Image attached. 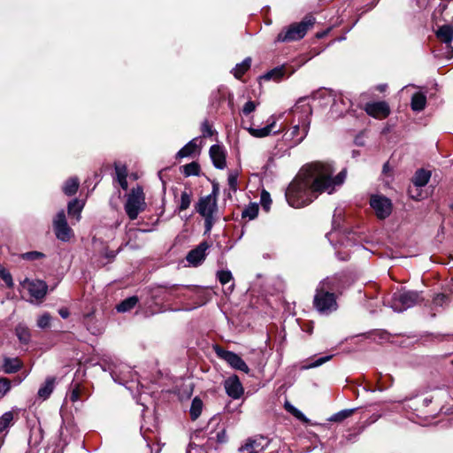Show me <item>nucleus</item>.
<instances>
[{
    "mask_svg": "<svg viewBox=\"0 0 453 453\" xmlns=\"http://www.w3.org/2000/svg\"><path fill=\"white\" fill-rule=\"evenodd\" d=\"M196 211L204 218L205 232H210L215 223L214 214L218 211L217 191L201 197L196 205Z\"/></svg>",
    "mask_w": 453,
    "mask_h": 453,
    "instance_id": "obj_7",
    "label": "nucleus"
},
{
    "mask_svg": "<svg viewBox=\"0 0 453 453\" xmlns=\"http://www.w3.org/2000/svg\"><path fill=\"white\" fill-rule=\"evenodd\" d=\"M285 408L286 410L288 411V412H291L293 411V408H295V406H293L292 404H290L289 403H285Z\"/></svg>",
    "mask_w": 453,
    "mask_h": 453,
    "instance_id": "obj_61",
    "label": "nucleus"
},
{
    "mask_svg": "<svg viewBox=\"0 0 453 453\" xmlns=\"http://www.w3.org/2000/svg\"><path fill=\"white\" fill-rule=\"evenodd\" d=\"M53 229L56 237L62 242H69L73 236L72 228L68 226L65 212L59 211L53 219Z\"/></svg>",
    "mask_w": 453,
    "mask_h": 453,
    "instance_id": "obj_12",
    "label": "nucleus"
},
{
    "mask_svg": "<svg viewBox=\"0 0 453 453\" xmlns=\"http://www.w3.org/2000/svg\"><path fill=\"white\" fill-rule=\"evenodd\" d=\"M295 418L298 420L307 423L309 419L305 417V415L299 410L296 413H295Z\"/></svg>",
    "mask_w": 453,
    "mask_h": 453,
    "instance_id": "obj_56",
    "label": "nucleus"
},
{
    "mask_svg": "<svg viewBox=\"0 0 453 453\" xmlns=\"http://www.w3.org/2000/svg\"><path fill=\"white\" fill-rule=\"evenodd\" d=\"M209 244L206 242H201L196 248L191 250L187 257V261L194 265L197 266L200 265L206 257V250L209 249Z\"/></svg>",
    "mask_w": 453,
    "mask_h": 453,
    "instance_id": "obj_19",
    "label": "nucleus"
},
{
    "mask_svg": "<svg viewBox=\"0 0 453 453\" xmlns=\"http://www.w3.org/2000/svg\"><path fill=\"white\" fill-rule=\"evenodd\" d=\"M79 185V179L77 177H71L64 183L63 192L68 196H73L77 192Z\"/></svg>",
    "mask_w": 453,
    "mask_h": 453,
    "instance_id": "obj_30",
    "label": "nucleus"
},
{
    "mask_svg": "<svg viewBox=\"0 0 453 453\" xmlns=\"http://www.w3.org/2000/svg\"><path fill=\"white\" fill-rule=\"evenodd\" d=\"M0 278L4 281L6 286L10 288H13L14 282L11 273L0 264Z\"/></svg>",
    "mask_w": 453,
    "mask_h": 453,
    "instance_id": "obj_39",
    "label": "nucleus"
},
{
    "mask_svg": "<svg viewBox=\"0 0 453 453\" xmlns=\"http://www.w3.org/2000/svg\"><path fill=\"white\" fill-rule=\"evenodd\" d=\"M138 303V297L135 296H130L120 302L117 306L116 310L119 312H127L132 310Z\"/></svg>",
    "mask_w": 453,
    "mask_h": 453,
    "instance_id": "obj_32",
    "label": "nucleus"
},
{
    "mask_svg": "<svg viewBox=\"0 0 453 453\" xmlns=\"http://www.w3.org/2000/svg\"><path fill=\"white\" fill-rule=\"evenodd\" d=\"M203 410V402L200 398L195 397L192 400L189 413L192 420H196L202 412Z\"/></svg>",
    "mask_w": 453,
    "mask_h": 453,
    "instance_id": "obj_35",
    "label": "nucleus"
},
{
    "mask_svg": "<svg viewBox=\"0 0 453 453\" xmlns=\"http://www.w3.org/2000/svg\"><path fill=\"white\" fill-rule=\"evenodd\" d=\"M285 75V67L280 66L267 72L263 78L265 80L279 81Z\"/></svg>",
    "mask_w": 453,
    "mask_h": 453,
    "instance_id": "obj_38",
    "label": "nucleus"
},
{
    "mask_svg": "<svg viewBox=\"0 0 453 453\" xmlns=\"http://www.w3.org/2000/svg\"><path fill=\"white\" fill-rule=\"evenodd\" d=\"M44 257H45V255L39 251H29V252L21 254L22 259L30 260V261L38 260V259L43 258Z\"/></svg>",
    "mask_w": 453,
    "mask_h": 453,
    "instance_id": "obj_44",
    "label": "nucleus"
},
{
    "mask_svg": "<svg viewBox=\"0 0 453 453\" xmlns=\"http://www.w3.org/2000/svg\"><path fill=\"white\" fill-rule=\"evenodd\" d=\"M276 125V119L274 116H271L267 120V125L262 128L249 127V133L257 138H262L270 135L271 134H279L280 130L274 131L273 128Z\"/></svg>",
    "mask_w": 453,
    "mask_h": 453,
    "instance_id": "obj_21",
    "label": "nucleus"
},
{
    "mask_svg": "<svg viewBox=\"0 0 453 453\" xmlns=\"http://www.w3.org/2000/svg\"><path fill=\"white\" fill-rule=\"evenodd\" d=\"M218 280L222 285L227 284L233 279L232 273L228 270H221L217 273Z\"/></svg>",
    "mask_w": 453,
    "mask_h": 453,
    "instance_id": "obj_42",
    "label": "nucleus"
},
{
    "mask_svg": "<svg viewBox=\"0 0 453 453\" xmlns=\"http://www.w3.org/2000/svg\"><path fill=\"white\" fill-rule=\"evenodd\" d=\"M216 439L219 443H225L227 441V435L226 429H221L220 431L217 432L216 434Z\"/></svg>",
    "mask_w": 453,
    "mask_h": 453,
    "instance_id": "obj_52",
    "label": "nucleus"
},
{
    "mask_svg": "<svg viewBox=\"0 0 453 453\" xmlns=\"http://www.w3.org/2000/svg\"><path fill=\"white\" fill-rule=\"evenodd\" d=\"M299 410L297 408H293V411L290 412L293 416H295V413H296Z\"/></svg>",
    "mask_w": 453,
    "mask_h": 453,
    "instance_id": "obj_62",
    "label": "nucleus"
},
{
    "mask_svg": "<svg viewBox=\"0 0 453 453\" xmlns=\"http://www.w3.org/2000/svg\"><path fill=\"white\" fill-rule=\"evenodd\" d=\"M370 206L380 219L388 218L392 212L391 200L384 196L372 195L370 198Z\"/></svg>",
    "mask_w": 453,
    "mask_h": 453,
    "instance_id": "obj_14",
    "label": "nucleus"
},
{
    "mask_svg": "<svg viewBox=\"0 0 453 453\" xmlns=\"http://www.w3.org/2000/svg\"><path fill=\"white\" fill-rule=\"evenodd\" d=\"M435 35L444 46L441 50H434V56L436 58L450 59L453 57V47L451 45L453 41V26L449 24L441 26L436 30Z\"/></svg>",
    "mask_w": 453,
    "mask_h": 453,
    "instance_id": "obj_10",
    "label": "nucleus"
},
{
    "mask_svg": "<svg viewBox=\"0 0 453 453\" xmlns=\"http://www.w3.org/2000/svg\"><path fill=\"white\" fill-rule=\"evenodd\" d=\"M192 192L189 190H184L180 194V204L178 206L179 211L187 210L191 203Z\"/></svg>",
    "mask_w": 453,
    "mask_h": 453,
    "instance_id": "obj_37",
    "label": "nucleus"
},
{
    "mask_svg": "<svg viewBox=\"0 0 453 453\" xmlns=\"http://www.w3.org/2000/svg\"><path fill=\"white\" fill-rule=\"evenodd\" d=\"M55 382L56 380L54 377H48L38 389V397L43 401L48 399L54 390Z\"/></svg>",
    "mask_w": 453,
    "mask_h": 453,
    "instance_id": "obj_23",
    "label": "nucleus"
},
{
    "mask_svg": "<svg viewBox=\"0 0 453 453\" xmlns=\"http://www.w3.org/2000/svg\"><path fill=\"white\" fill-rule=\"evenodd\" d=\"M450 209L453 211V204L450 205Z\"/></svg>",
    "mask_w": 453,
    "mask_h": 453,
    "instance_id": "obj_64",
    "label": "nucleus"
},
{
    "mask_svg": "<svg viewBox=\"0 0 453 453\" xmlns=\"http://www.w3.org/2000/svg\"><path fill=\"white\" fill-rule=\"evenodd\" d=\"M201 130L203 137H210L213 134V130L207 120L203 122Z\"/></svg>",
    "mask_w": 453,
    "mask_h": 453,
    "instance_id": "obj_48",
    "label": "nucleus"
},
{
    "mask_svg": "<svg viewBox=\"0 0 453 453\" xmlns=\"http://www.w3.org/2000/svg\"><path fill=\"white\" fill-rule=\"evenodd\" d=\"M426 105V96L421 92H417L411 96V107L414 111H421Z\"/></svg>",
    "mask_w": 453,
    "mask_h": 453,
    "instance_id": "obj_28",
    "label": "nucleus"
},
{
    "mask_svg": "<svg viewBox=\"0 0 453 453\" xmlns=\"http://www.w3.org/2000/svg\"><path fill=\"white\" fill-rule=\"evenodd\" d=\"M332 357H333L332 355H328V356L319 357V358L316 359L314 362L306 366V368H315V367L320 366L324 363L329 361L332 358Z\"/></svg>",
    "mask_w": 453,
    "mask_h": 453,
    "instance_id": "obj_45",
    "label": "nucleus"
},
{
    "mask_svg": "<svg viewBox=\"0 0 453 453\" xmlns=\"http://www.w3.org/2000/svg\"><path fill=\"white\" fill-rule=\"evenodd\" d=\"M214 351L219 358L226 361L232 368L245 373L250 372V368L247 364L236 353L226 350L218 345L214 346Z\"/></svg>",
    "mask_w": 453,
    "mask_h": 453,
    "instance_id": "obj_13",
    "label": "nucleus"
},
{
    "mask_svg": "<svg viewBox=\"0 0 453 453\" xmlns=\"http://www.w3.org/2000/svg\"><path fill=\"white\" fill-rule=\"evenodd\" d=\"M58 313H59V315H60L63 319H66V318H68V316H69V311H68V310H67V309H65V308H62V309H60V310L58 311Z\"/></svg>",
    "mask_w": 453,
    "mask_h": 453,
    "instance_id": "obj_58",
    "label": "nucleus"
},
{
    "mask_svg": "<svg viewBox=\"0 0 453 453\" xmlns=\"http://www.w3.org/2000/svg\"><path fill=\"white\" fill-rule=\"evenodd\" d=\"M104 371H109L112 380L120 385H126L129 380H134L135 373L130 366L123 363L111 362Z\"/></svg>",
    "mask_w": 453,
    "mask_h": 453,
    "instance_id": "obj_11",
    "label": "nucleus"
},
{
    "mask_svg": "<svg viewBox=\"0 0 453 453\" xmlns=\"http://www.w3.org/2000/svg\"><path fill=\"white\" fill-rule=\"evenodd\" d=\"M226 395L233 399H239L244 393L243 387L237 375H232L224 380Z\"/></svg>",
    "mask_w": 453,
    "mask_h": 453,
    "instance_id": "obj_17",
    "label": "nucleus"
},
{
    "mask_svg": "<svg viewBox=\"0 0 453 453\" xmlns=\"http://www.w3.org/2000/svg\"><path fill=\"white\" fill-rule=\"evenodd\" d=\"M191 286L171 285L157 286L151 288V297L155 302H169L173 298L184 296V290L192 289Z\"/></svg>",
    "mask_w": 453,
    "mask_h": 453,
    "instance_id": "obj_9",
    "label": "nucleus"
},
{
    "mask_svg": "<svg viewBox=\"0 0 453 453\" xmlns=\"http://www.w3.org/2000/svg\"><path fill=\"white\" fill-rule=\"evenodd\" d=\"M261 200H262V203H263V206L268 210L267 208V205H266V202L268 201L269 203L271 202V199H270V195L268 192L266 191H263L262 194H261Z\"/></svg>",
    "mask_w": 453,
    "mask_h": 453,
    "instance_id": "obj_55",
    "label": "nucleus"
},
{
    "mask_svg": "<svg viewBox=\"0 0 453 453\" xmlns=\"http://www.w3.org/2000/svg\"><path fill=\"white\" fill-rule=\"evenodd\" d=\"M432 403V398L426 397L423 399V405L428 406Z\"/></svg>",
    "mask_w": 453,
    "mask_h": 453,
    "instance_id": "obj_60",
    "label": "nucleus"
},
{
    "mask_svg": "<svg viewBox=\"0 0 453 453\" xmlns=\"http://www.w3.org/2000/svg\"><path fill=\"white\" fill-rule=\"evenodd\" d=\"M22 285L27 288L30 296L35 300H42L47 294L48 285L45 281L41 280H29L26 279Z\"/></svg>",
    "mask_w": 453,
    "mask_h": 453,
    "instance_id": "obj_16",
    "label": "nucleus"
},
{
    "mask_svg": "<svg viewBox=\"0 0 453 453\" xmlns=\"http://www.w3.org/2000/svg\"><path fill=\"white\" fill-rule=\"evenodd\" d=\"M118 181L120 185V187L124 189V190H127V178H120V179H118Z\"/></svg>",
    "mask_w": 453,
    "mask_h": 453,
    "instance_id": "obj_57",
    "label": "nucleus"
},
{
    "mask_svg": "<svg viewBox=\"0 0 453 453\" xmlns=\"http://www.w3.org/2000/svg\"><path fill=\"white\" fill-rule=\"evenodd\" d=\"M15 334L21 344H27L31 341V332L24 323H19L15 327Z\"/></svg>",
    "mask_w": 453,
    "mask_h": 453,
    "instance_id": "obj_24",
    "label": "nucleus"
},
{
    "mask_svg": "<svg viewBox=\"0 0 453 453\" xmlns=\"http://www.w3.org/2000/svg\"><path fill=\"white\" fill-rule=\"evenodd\" d=\"M385 88H386V85H381V86H380V90L383 91L385 89Z\"/></svg>",
    "mask_w": 453,
    "mask_h": 453,
    "instance_id": "obj_63",
    "label": "nucleus"
},
{
    "mask_svg": "<svg viewBox=\"0 0 453 453\" xmlns=\"http://www.w3.org/2000/svg\"><path fill=\"white\" fill-rule=\"evenodd\" d=\"M270 439L263 435H255L246 440L245 443L239 448V451L248 453H260L265 450L270 445Z\"/></svg>",
    "mask_w": 453,
    "mask_h": 453,
    "instance_id": "obj_15",
    "label": "nucleus"
},
{
    "mask_svg": "<svg viewBox=\"0 0 453 453\" xmlns=\"http://www.w3.org/2000/svg\"><path fill=\"white\" fill-rule=\"evenodd\" d=\"M80 398V390L78 388V387H76L75 388H73L70 394V400L74 403V402H77Z\"/></svg>",
    "mask_w": 453,
    "mask_h": 453,
    "instance_id": "obj_54",
    "label": "nucleus"
},
{
    "mask_svg": "<svg viewBox=\"0 0 453 453\" xmlns=\"http://www.w3.org/2000/svg\"><path fill=\"white\" fill-rule=\"evenodd\" d=\"M258 214V207L257 204H250L246 207L242 212V218H248L249 219H254Z\"/></svg>",
    "mask_w": 453,
    "mask_h": 453,
    "instance_id": "obj_40",
    "label": "nucleus"
},
{
    "mask_svg": "<svg viewBox=\"0 0 453 453\" xmlns=\"http://www.w3.org/2000/svg\"><path fill=\"white\" fill-rule=\"evenodd\" d=\"M51 317L49 313H43L37 319V326L44 329L50 326Z\"/></svg>",
    "mask_w": 453,
    "mask_h": 453,
    "instance_id": "obj_43",
    "label": "nucleus"
},
{
    "mask_svg": "<svg viewBox=\"0 0 453 453\" xmlns=\"http://www.w3.org/2000/svg\"><path fill=\"white\" fill-rule=\"evenodd\" d=\"M408 194L410 197L413 200L418 201L421 198V191L418 189V188H411L410 187L408 189Z\"/></svg>",
    "mask_w": 453,
    "mask_h": 453,
    "instance_id": "obj_50",
    "label": "nucleus"
},
{
    "mask_svg": "<svg viewBox=\"0 0 453 453\" xmlns=\"http://www.w3.org/2000/svg\"><path fill=\"white\" fill-rule=\"evenodd\" d=\"M315 24V18L312 15H306L298 23H293L278 34L276 42H287L301 40L307 31Z\"/></svg>",
    "mask_w": 453,
    "mask_h": 453,
    "instance_id": "obj_3",
    "label": "nucleus"
},
{
    "mask_svg": "<svg viewBox=\"0 0 453 453\" xmlns=\"http://www.w3.org/2000/svg\"><path fill=\"white\" fill-rule=\"evenodd\" d=\"M200 173V165L196 162H191L182 166V173L188 176H197Z\"/></svg>",
    "mask_w": 453,
    "mask_h": 453,
    "instance_id": "obj_36",
    "label": "nucleus"
},
{
    "mask_svg": "<svg viewBox=\"0 0 453 453\" xmlns=\"http://www.w3.org/2000/svg\"><path fill=\"white\" fill-rule=\"evenodd\" d=\"M431 178V172L426 171L425 169H419L418 170L413 178H412V183L417 188H422L425 187L429 180Z\"/></svg>",
    "mask_w": 453,
    "mask_h": 453,
    "instance_id": "obj_26",
    "label": "nucleus"
},
{
    "mask_svg": "<svg viewBox=\"0 0 453 453\" xmlns=\"http://www.w3.org/2000/svg\"><path fill=\"white\" fill-rule=\"evenodd\" d=\"M11 388V382L6 378L0 379V393L6 394Z\"/></svg>",
    "mask_w": 453,
    "mask_h": 453,
    "instance_id": "obj_49",
    "label": "nucleus"
},
{
    "mask_svg": "<svg viewBox=\"0 0 453 453\" xmlns=\"http://www.w3.org/2000/svg\"><path fill=\"white\" fill-rule=\"evenodd\" d=\"M118 251L109 250L108 248L104 250V257L108 259L109 262L112 261L117 256Z\"/></svg>",
    "mask_w": 453,
    "mask_h": 453,
    "instance_id": "obj_53",
    "label": "nucleus"
},
{
    "mask_svg": "<svg viewBox=\"0 0 453 453\" xmlns=\"http://www.w3.org/2000/svg\"><path fill=\"white\" fill-rule=\"evenodd\" d=\"M257 108V104L253 101H248L242 108V113L244 115H249L250 113L253 112Z\"/></svg>",
    "mask_w": 453,
    "mask_h": 453,
    "instance_id": "obj_47",
    "label": "nucleus"
},
{
    "mask_svg": "<svg viewBox=\"0 0 453 453\" xmlns=\"http://www.w3.org/2000/svg\"><path fill=\"white\" fill-rule=\"evenodd\" d=\"M161 447L158 443H157L156 445H154L153 447H151V451H155V453H159L161 451Z\"/></svg>",
    "mask_w": 453,
    "mask_h": 453,
    "instance_id": "obj_59",
    "label": "nucleus"
},
{
    "mask_svg": "<svg viewBox=\"0 0 453 453\" xmlns=\"http://www.w3.org/2000/svg\"><path fill=\"white\" fill-rule=\"evenodd\" d=\"M424 300L420 292L401 289L395 292L390 300V307L396 312H403Z\"/></svg>",
    "mask_w": 453,
    "mask_h": 453,
    "instance_id": "obj_6",
    "label": "nucleus"
},
{
    "mask_svg": "<svg viewBox=\"0 0 453 453\" xmlns=\"http://www.w3.org/2000/svg\"><path fill=\"white\" fill-rule=\"evenodd\" d=\"M334 166L329 163L315 162L303 167L296 177L288 185L285 197L294 208H302L310 204L319 194H332L337 187L345 181L346 169L336 176Z\"/></svg>",
    "mask_w": 453,
    "mask_h": 453,
    "instance_id": "obj_1",
    "label": "nucleus"
},
{
    "mask_svg": "<svg viewBox=\"0 0 453 453\" xmlns=\"http://www.w3.org/2000/svg\"><path fill=\"white\" fill-rule=\"evenodd\" d=\"M83 323L86 326L88 331H89L92 334L97 335L102 333V327L96 324L93 312L84 315Z\"/></svg>",
    "mask_w": 453,
    "mask_h": 453,
    "instance_id": "obj_27",
    "label": "nucleus"
},
{
    "mask_svg": "<svg viewBox=\"0 0 453 453\" xmlns=\"http://www.w3.org/2000/svg\"><path fill=\"white\" fill-rule=\"evenodd\" d=\"M209 153L212 164L217 169H224L226 166V150L222 146L219 144L212 145Z\"/></svg>",
    "mask_w": 453,
    "mask_h": 453,
    "instance_id": "obj_20",
    "label": "nucleus"
},
{
    "mask_svg": "<svg viewBox=\"0 0 453 453\" xmlns=\"http://www.w3.org/2000/svg\"><path fill=\"white\" fill-rule=\"evenodd\" d=\"M115 172L117 179L127 178V170L124 165L115 164Z\"/></svg>",
    "mask_w": 453,
    "mask_h": 453,
    "instance_id": "obj_46",
    "label": "nucleus"
},
{
    "mask_svg": "<svg viewBox=\"0 0 453 453\" xmlns=\"http://www.w3.org/2000/svg\"><path fill=\"white\" fill-rule=\"evenodd\" d=\"M84 202L83 201H81V200H78V199H73L72 201H70L68 203V206H67V211H68V214L70 216H74L76 217V219L77 220H80L81 219V211L84 207Z\"/></svg>",
    "mask_w": 453,
    "mask_h": 453,
    "instance_id": "obj_29",
    "label": "nucleus"
},
{
    "mask_svg": "<svg viewBox=\"0 0 453 453\" xmlns=\"http://www.w3.org/2000/svg\"><path fill=\"white\" fill-rule=\"evenodd\" d=\"M14 425V411H9L0 417V436L5 439L9 429Z\"/></svg>",
    "mask_w": 453,
    "mask_h": 453,
    "instance_id": "obj_22",
    "label": "nucleus"
},
{
    "mask_svg": "<svg viewBox=\"0 0 453 453\" xmlns=\"http://www.w3.org/2000/svg\"><path fill=\"white\" fill-rule=\"evenodd\" d=\"M304 102L305 99H300L297 104H296L294 111H297L298 109L301 107L300 104ZM302 107L304 108L303 111L306 113L305 118L302 121H300L299 124L295 125L289 132H287L284 134L285 139L291 141L292 145L294 146L301 143L304 140L310 129L311 120L309 119V116L312 112V108L309 104H302Z\"/></svg>",
    "mask_w": 453,
    "mask_h": 453,
    "instance_id": "obj_4",
    "label": "nucleus"
},
{
    "mask_svg": "<svg viewBox=\"0 0 453 453\" xmlns=\"http://www.w3.org/2000/svg\"><path fill=\"white\" fill-rule=\"evenodd\" d=\"M365 110L368 115L376 119L387 118L390 113L389 105L384 101L368 103Z\"/></svg>",
    "mask_w": 453,
    "mask_h": 453,
    "instance_id": "obj_18",
    "label": "nucleus"
},
{
    "mask_svg": "<svg viewBox=\"0 0 453 453\" xmlns=\"http://www.w3.org/2000/svg\"><path fill=\"white\" fill-rule=\"evenodd\" d=\"M198 138H194L183 146L176 154V158H183L192 156L198 149Z\"/></svg>",
    "mask_w": 453,
    "mask_h": 453,
    "instance_id": "obj_25",
    "label": "nucleus"
},
{
    "mask_svg": "<svg viewBox=\"0 0 453 453\" xmlns=\"http://www.w3.org/2000/svg\"><path fill=\"white\" fill-rule=\"evenodd\" d=\"M228 185L233 191L237 189V174L231 173L227 178Z\"/></svg>",
    "mask_w": 453,
    "mask_h": 453,
    "instance_id": "obj_51",
    "label": "nucleus"
},
{
    "mask_svg": "<svg viewBox=\"0 0 453 453\" xmlns=\"http://www.w3.org/2000/svg\"><path fill=\"white\" fill-rule=\"evenodd\" d=\"M449 303V297L444 294H437L432 302L434 307H443L444 305H448Z\"/></svg>",
    "mask_w": 453,
    "mask_h": 453,
    "instance_id": "obj_41",
    "label": "nucleus"
},
{
    "mask_svg": "<svg viewBox=\"0 0 453 453\" xmlns=\"http://www.w3.org/2000/svg\"><path fill=\"white\" fill-rule=\"evenodd\" d=\"M251 58H246L242 62L236 64L233 68L232 73L237 79H240L250 67Z\"/></svg>",
    "mask_w": 453,
    "mask_h": 453,
    "instance_id": "obj_31",
    "label": "nucleus"
},
{
    "mask_svg": "<svg viewBox=\"0 0 453 453\" xmlns=\"http://www.w3.org/2000/svg\"><path fill=\"white\" fill-rule=\"evenodd\" d=\"M3 368L6 373L16 372L20 368V362L18 358H5Z\"/></svg>",
    "mask_w": 453,
    "mask_h": 453,
    "instance_id": "obj_34",
    "label": "nucleus"
},
{
    "mask_svg": "<svg viewBox=\"0 0 453 453\" xmlns=\"http://www.w3.org/2000/svg\"><path fill=\"white\" fill-rule=\"evenodd\" d=\"M124 207L127 215L131 220L136 219L139 213L145 210V196L141 186L131 189Z\"/></svg>",
    "mask_w": 453,
    "mask_h": 453,
    "instance_id": "obj_8",
    "label": "nucleus"
},
{
    "mask_svg": "<svg viewBox=\"0 0 453 453\" xmlns=\"http://www.w3.org/2000/svg\"><path fill=\"white\" fill-rule=\"evenodd\" d=\"M312 100L322 101L321 104L326 105L332 103L330 111L334 118L342 116L347 112L352 105L351 101L342 95L332 97L331 94L327 91H319L313 95Z\"/></svg>",
    "mask_w": 453,
    "mask_h": 453,
    "instance_id": "obj_5",
    "label": "nucleus"
},
{
    "mask_svg": "<svg viewBox=\"0 0 453 453\" xmlns=\"http://www.w3.org/2000/svg\"><path fill=\"white\" fill-rule=\"evenodd\" d=\"M349 286L348 276L343 273L327 276L319 282L313 296V307L323 316L335 312L338 308V298Z\"/></svg>",
    "mask_w": 453,
    "mask_h": 453,
    "instance_id": "obj_2",
    "label": "nucleus"
},
{
    "mask_svg": "<svg viewBox=\"0 0 453 453\" xmlns=\"http://www.w3.org/2000/svg\"><path fill=\"white\" fill-rule=\"evenodd\" d=\"M356 408L342 410L327 418L330 422H342L350 417L355 411Z\"/></svg>",
    "mask_w": 453,
    "mask_h": 453,
    "instance_id": "obj_33",
    "label": "nucleus"
}]
</instances>
